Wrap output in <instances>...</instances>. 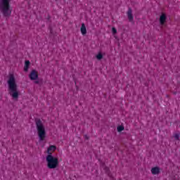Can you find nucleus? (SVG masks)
I'll return each instance as SVG.
<instances>
[{"instance_id":"nucleus-1","label":"nucleus","mask_w":180,"mask_h":180,"mask_svg":"<svg viewBox=\"0 0 180 180\" xmlns=\"http://www.w3.org/2000/svg\"><path fill=\"white\" fill-rule=\"evenodd\" d=\"M8 86V93L10 96L18 101L19 98V90H18V84L16 83V78L13 74H11L8 76V79L7 81Z\"/></svg>"},{"instance_id":"nucleus-2","label":"nucleus","mask_w":180,"mask_h":180,"mask_svg":"<svg viewBox=\"0 0 180 180\" xmlns=\"http://www.w3.org/2000/svg\"><path fill=\"white\" fill-rule=\"evenodd\" d=\"M9 2L11 0H0V11L6 18L11 16L12 13Z\"/></svg>"},{"instance_id":"nucleus-3","label":"nucleus","mask_w":180,"mask_h":180,"mask_svg":"<svg viewBox=\"0 0 180 180\" xmlns=\"http://www.w3.org/2000/svg\"><path fill=\"white\" fill-rule=\"evenodd\" d=\"M37 124V131L39 139L40 141H44L46 139V127L44 124L41 120H37L36 122Z\"/></svg>"},{"instance_id":"nucleus-4","label":"nucleus","mask_w":180,"mask_h":180,"mask_svg":"<svg viewBox=\"0 0 180 180\" xmlns=\"http://www.w3.org/2000/svg\"><path fill=\"white\" fill-rule=\"evenodd\" d=\"M47 167L49 169H56L58 167V158L53 156V155H48L46 156Z\"/></svg>"},{"instance_id":"nucleus-5","label":"nucleus","mask_w":180,"mask_h":180,"mask_svg":"<svg viewBox=\"0 0 180 180\" xmlns=\"http://www.w3.org/2000/svg\"><path fill=\"white\" fill-rule=\"evenodd\" d=\"M29 78L31 81H37L39 79V72L36 70H32L29 75Z\"/></svg>"},{"instance_id":"nucleus-6","label":"nucleus","mask_w":180,"mask_h":180,"mask_svg":"<svg viewBox=\"0 0 180 180\" xmlns=\"http://www.w3.org/2000/svg\"><path fill=\"white\" fill-rule=\"evenodd\" d=\"M167 14L165 13H162L159 18V23L160 26H165V23H167Z\"/></svg>"},{"instance_id":"nucleus-7","label":"nucleus","mask_w":180,"mask_h":180,"mask_svg":"<svg viewBox=\"0 0 180 180\" xmlns=\"http://www.w3.org/2000/svg\"><path fill=\"white\" fill-rule=\"evenodd\" d=\"M57 150V147L54 145L49 146L46 149V153L48 155H53V153Z\"/></svg>"},{"instance_id":"nucleus-8","label":"nucleus","mask_w":180,"mask_h":180,"mask_svg":"<svg viewBox=\"0 0 180 180\" xmlns=\"http://www.w3.org/2000/svg\"><path fill=\"white\" fill-rule=\"evenodd\" d=\"M150 172L152 175H159V174L161 172V169H160L159 167H154L151 168Z\"/></svg>"},{"instance_id":"nucleus-9","label":"nucleus","mask_w":180,"mask_h":180,"mask_svg":"<svg viewBox=\"0 0 180 180\" xmlns=\"http://www.w3.org/2000/svg\"><path fill=\"white\" fill-rule=\"evenodd\" d=\"M127 16H128V20L129 22H134V17H133V13H131V10L129 9L127 11Z\"/></svg>"},{"instance_id":"nucleus-10","label":"nucleus","mask_w":180,"mask_h":180,"mask_svg":"<svg viewBox=\"0 0 180 180\" xmlns=\"http://www.w3.org/2000/svg\"><path fill=\"white\" fill-rule=\"evenodd\" d=\"M80 32L83 36H85L86 34V27H85V24L82 23V27L80 28Z\"/></svg>"},{"instance_id":"nucleus-11","label":"nucleus","mask_w":180,"mask_h":180,"mask_svg":"<svg viewBox=\"0 0 180 180\" xmlns=\"http://www.w3.org/2000/svg\"><path fill=\"white\" fill-rule=\"evenodd\" d=\"M29 67H30V61L26 60L24 65V71H25V72H27V71H29Z\"/></svg>"},{"instance_id":"nucleus-12","label":"nucleus","mask_w":180,"mask_h":180,"mask_svg":"<svg viewBox=\"0 0 180 180\" xmlns=\"http://www.w3.org/2000/svg\"><path fill=\"white\" fill-rule=\"evenodd\" d=\"M179 136H180L179 132L175 133V134H174V140H177L178 141H179Z\"/></svg>"},{"instance_id":"nucleus-13","label":"nucleus","mask_w":180,"mask_h":180,"mask_svg":"<svg viewBox=\"0 0 180 180\" xmlns=\"http://www.w3.org/2000/svg\"><path fill=\"white\" fill-rule=\"evenodd\" d=\"M96 58L97 60H102V58H103V56L102 55V53H98L97 55H96Z\"/></svg>"},{"instance_id":"nucleus-14","label":"nucleus","mask_w":180,"mask_h":180,"mask_svg":"<svg viewBox=\"0 0 180 180\" xmlns=\"http://www.w3.org/2000/svg\"><path fill=\"white\" fill-rule=\"evenodd\" d=\"M123 130H124V127L123 126L117 127V131H123Z\"/></svg>"},{"instance_id":"nucleus-15","label":"nucleus","mask_w":180,"mask_h":180,"mask_svg":"<svg viewBox=\"0 0 180 180\" xmlns=\"http://www.w3.org/2000/svg\"><path fill=\"white\" fill-rule=\"evenodd\" d=\"M112 34H116V33H117V30L115 27H112Z\"/></svg>"},{"instance_id":"nucleus-16","label":"nucleus","mask_w":180,"mask_h":180,"mask_svg":"<svg viewBox=\"0 0 180 180\" xmlns=\"http://www.w3.org/2000/svg\"><path fill=\"white\" fill-rule=\"evenodd\" d=\"M35 84H39V81H36V82H35Z\"/></svg>"},{"instance_id":"nucleus-17","label":"nucleus","mask_w":180,"mask_h":180,"mask_svg":"<svg viewBox=\"0 0 180 180\" xmlns=\"http://www.w3.org/2000/svg\"><path fill=\"white\" fill-rule=\"evenodd\" d=\"M106 169H107V171H108V170H109V168L107 167Z\"/></svg>"}]
</instances>
